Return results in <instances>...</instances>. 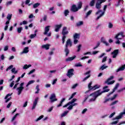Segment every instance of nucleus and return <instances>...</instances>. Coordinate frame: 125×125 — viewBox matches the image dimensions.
<instances>
[{
  "instance_id": "obj_39",
  "label": "nucleus",
  "mask_w": 125,
  "mask_h": 125,
  "mask_svg": "<svg viewBox=\"0 0 125 125\" xmlns=\"http://www.w3.org/2000/svg\"><path fill=\"white\" fill-rule=\"evenodd\" d=\"M30 67H32V65H31V64H29V65L25 64L23 66V69H28V68H30Z\"/></svg>"
},
{
  "instance_id": "obj_5",
  "label": "nucleus",
  "mask_w": 125,
  "mask_h": 125,
  "mask_svg": "<svg viewBox=\"0 0 125 125\" xmlns=\"http://www.w3.org/2000/svg\"><path fill=\"white\" fill-rule=\"evenodd\" d=\"M101 4L102 3H100V2L98 1L96 3V8H97V9H99V10L96 13V15H98V14L101 12H102V10H100L101 9Z\"/></svg>"
},
{
  "instance_id": "obj_4",
  "label": "nucleus",
  "mask_w": 125,
  "mask_h": 125,
  "mask_svg": "<svg viewBox=\"0 0 125 125\" xmlns=\"http://www.w3.org/2000/svg\"><path fill=\"white\" fill-rule=\"evenodd\" d=\"M113 79H114V76H110L109 78H108L107 79V80L104 82V83H107V84L108 85L113 84V83H115V80L112 81ZM110 81H112L110 82Z\"/></svg>"
},
{
  "instance_id": "obj_20",
  "label": "nucleus",
  "mask_w": 125,
  "mask_h": 125,
  "mask_svg": "<svg viewBox=\"0 0 125 125\" xmlns=\"http://www.w3.org/2000/svg\"><path fill=\"white\" fill-rule=\"evenodd\" d=\"M125 69V64L124 65H122L116 70V72L118 73L120 72V71H124Z\"/></svg>"
},
{
  "instance_id": "obj_47",
  "label": "nucleus",
  "mask_w": 125,
  "mask_h": 125,
  "mask_svg": "<svg viewBox=\"0 0 125 125\" xmlns=\"http://www.w3.org/2000/svg\"><path fill=\"white\" fill-rule=\"evenodd\" d=\"M118 102H119V101H115L111 103L110 106H113L114 105H116V104H117V103H118Z\"/></svg>"
},
{
  "instance_id": "obj_48",
  "label": "nucleus",
  "mask_w": 125,
  "mask_h": 125,
  "mask_svg": "<svg viewBox=\"0 0 125 125\" xmlns=\"http://www.w3.org/2000/svg\"><path fill=\"white\" fill-rule=\"evenodd\" d=\"M12 68H13V65H11L10 66H9V67H8L7 68V69H6V71L7 72L8 71V70H11V69H12Z\"/></svg>"
},
{
  "instance_id": "obj_27",
  "label": "nucleus",
  "mask_w": 125,
  "mask_h": 125,
  "mask_svg": "<svg viewBox=\"0 0 125 125\" xmlns=\"http://www.w3.org/2000/svg\"><path fill=\"white\" fill-rule=\"evenodd\" d=\"M82 7H83V2H82V1H80L78 4L77 9L79 10V9H81V8H82Z\"/></svg>"
},
{
  "instance_id": "obj_11",
  "label": "nucleus",
  "mask_w": 125,
  "mask_h": 125,
  "mask_svg": "<svg viewBox=\"0 0 125 125\" xmlns=\"http://www.w3.org/2000/svg\"><path fill=\"white\" fill-rule=\"evenodd\" d=\"M76 101H77L76 99H73L71 101L68 102L67 104L63 105V108H66V107H68V106L69 105L73 104L74 102H76Z\"/></svg>"
},
{
  "instance_id": "obj_35",
  "label": "nucleus",
  "mask_w": 125,
  "mask_h": 125,
  "mask_svg": "<svg viewBox=\"0 0 125 125\" xmlns=\"http://www.w3.org/2000/svg\"><path fill=\"white\" fill-rule=\"evenodd\" d=\"M123 117V115L122 114V113H121L118 116H116L114 120H120V119H122V117Z\"/></svg>"
},
{
  "instance_id": "obj_54",
  "label": "nucleus",
  "mask_w": 125,
  "mask_h": 125,
  "mask_svg": "<svg viewBox=\"0 0 125 125\" xmlns=\"http://www.w3.org/2000/svg\"><path fill=\"white\" fill-rule=\"evenodd\" d=\"M36 36H37V33L30 35V39H34Z\"/></svg>"
},
{
  "instance_id": "obj_32",
  "label": "nucleus",
  "mask_w": 125,
  "mask_h": 125,
  "mask_svg": "<svg viewBox=\"0 0 125 125\" xmlns=\"http://www.w3.org/2000/svg\"><path fill=\"white\" fill-rule=\"evenodd\" d=\"M22 31H23V27H20L18 28L17 32H18V34H21V32H22Z\"/></svg>"
},
{
  "instance_id": "obj_18",
  "label": "nucleus",
  "mask_w": 125,
  "mask_h": 125,
  "mask_svg": "<svg viewBox=\"0 0 125 125\" xmlns=\"http://www.w3.org/2000/svg\"><path fill=\"white\" fill-rule=\"evenodd\" d=\"M23 89H24V87H19L17 88V90H18V95H20V94L22 93V91H23Z\"/></svg>"
},
{
  "instance_id": "obj_22",
  "label": "nucleus",
  "mask_w": 125,
  "mask_h": 125,
  "mask_svg": "<svg viewBox=\"0 0 125 125\" xmlns=\"http://www.w3.org/2000/svg\"><path fill=\"white\" fill-rule=\"evenodd\" d=\"M29 52V47H25L24 49L22 52H21V54H23L24 53H28Z\"/></svg>"
},
{
  "instance_id": "obj_63",
  "label": "nucleus",
  "mask_w": 125,
  "mask_h": 125,
  "mask_svg": "<svg viewBox=\"0 0 125 125\" xmlns=\"http://www.w3.org/2000/svg\"><path fill=\"white\" fill-rule=\"evenodd\" d=\"M123 90H125V87L124 88H122L121 89L118 90V92H122V91H123Z\"/></svg>"
},
{
  "instance_id": "obj_30",
  "label": "nucleus",
  "mask_w": 125,
  "mask_h": 125,
  "mask_svg": "<svg viewBox=\"0 0 125 125\" xmlns=\"http://www.w3.org/2000/svg\"><path fill=\"white\" fill-rule=\"evenodd\" d=\"M68 113H69V111H64L62 114H61V117L63 118V117H65L66 115L68 114Z\"/></svg>"
},
{
  "instance_id": "obj_24",
  "label": "nucleus",
  "mask_w": 125,
  "mask_h": 125,
  "mask_svg": "<svg viewBox=\"0 0 125 125\" xmlns=\"http://www.w3.org/2000/svg\"><path fill=\"white\" fill-rule=\"evenodd\" d=\"M73 39L79 40L80 39V34L78 33H75L73 36Z\"/></svg>"
},
{
  "instance_id": "obj_9",
  "label": "nucleus",
  "mask_w": 125,
  "mask_h": 125,
  "mask_svg": "<svg viewBox=\"0 0 125 125\" xmlns=\"http://www.w3.org/2000/svg\"><path fill=\"white\" fill-rule=\"evenodd\" d=\"M50 99L51 100V103L55 102V101H57V99H56V96L55 95V94H52L50 97Z\"/></svg>"
},
{
  "instance_id": "obj_8",
  "label": "nucleus",
  "mask_w": 125,
  "mask_h": 125,
  "mask_svg": "<svg viewBox=\"0 0 125 125\" xmlns=\"http://www.w3.org/2000/svg\"><path fill=\"white\" fill-rule=\"evenodd\" d=\"M119 86H120V83H116V84L115 85V86L113 89L112 91L110 92L108 94H107V97H109L110 95H111V94H113V93H114V92L116 91V89H118V87H119Z\"/></svg>"
},
{
  "instance_id": "obj_60",
  "label": "nucleus",
  "mask_w": 125,
  "mask_h": 125,
  "mask_svg": "<svg viewBox=\"0 0 125 125\" xmlns=\"http://www.w3.org/2000/svg\"><path fill=\"white\" fill-rule=\"evenodd\" d=\"M79 42V40L78 39H74V44H77Z\"/></svg>"
},
{
  "instance_id": "obj_10",
  "label": "nucleus",
  "mask_w": 125,
  "mask_h": 125,
  "mask_svg": "<svg viewBox=\"0 0 125 125\" xmlns=\"http://www.w3.org/2000/svg\"><path fill=\"white\" fill-rule=\"evenodd\" d=\"M119 49L114 50L112 52H111V54L112 56V58H116L118 55L119 54Z\"/></svg>"
},
{
  "instance_id": "obj_13",
  "label": "nucleus",
  "mask_w": 125,
  "mask_h": 125,
  "mask_svg": "<svg viewBox=\"0 0 125 125\" xmlns=\"http://www.w3.org/2000/svg\"><path fill=\"white\" fill-rule=\"evenodd\" d=\"M70 10L71 11H72V12H77V11H79L78 7H77V6L75 4L72 5Z\"/></svg>"
},
{
  "instance_id": "obj_57",
  "label": "nucleus",
  "mask_w": 125,
  "mask_h": 125,
  "mask_svg": "<svg viewBox=\"0 0 125 125\" xmlns=\"http://www.w3.org/2000/svg\"><path fill=\"white\" fill-rule=\"evenodd\" d=\"M11 4H12V1H8L7 3H6L7 6H8V5H11Z\"/></svg>"
},
{
  "instance_id": "obj_14",
  "label": "nucleus",
  "mask_w": 125,
  "mask_h": 125,
  "mask_svg": "<svg viewBox=\"0 0 125 125\" xmlns=\"http://www.w3.org/2000/svg\"><path fill=\"white\" fill-rule=\"evenodd\" d=\"M119 36H121V37H122V38H125V36L124 35V32H120L119 33H118L115 37V38L117 39V40H122V38H119Z\"/></svg>"
},
{
  "instance_id": "obj_64",
  "label": "nucleus",
  "mask_w": 125,
  "mask_h": 125,
  "mask_svg": "<svg viewBox=\"0 0 125 125\" xmlns=\"http://www.w3.org/2000/svg\"><path fill=\"white\" fill-rule=\"evenodd\" d=\"M18 84H19V83H16L15 84V85L14 86L13 89H15V88H16V87H17V86L18 85Z\"/></svg>"
},
{
  "instance_id": "obj_51",
  "label": "nucleus",
  "mask_w": 125,
  "mask_h": 125,
  "mask_svg": "<svg viewBox=\"0 0 125 125\" xmlns=\"http://www.w3.org/2000/svg\"><path fill=\"white\" fill-rule=\"evenodd\" d=\"M82 47V44H79L78 46V49H77V52H79V51H81V48Z\"/></svg>"
},
{
  "instance_id": "obj_46",
  "label": "nucleus",
  "mask_w": 125,
  "mask_h": 125,
  "mask_svg": "<svg viewBox=\"0 0 125 125\" xmlns=\"http://www.w3.org/2000/svg\"><path fill=\"white\" fill-rule=\"evenodd\" d=\"M89 78H90V75L89 74L86 77L84 78V79L83 80V82H85L87 79H89Z\"/></svg>"
},
{
  "instance_id": "obj_58",
  "label": "nucleus",
  "mask_w": 125,
  "mask_h": 125,
  "mask_svg": "<svg viewBox=\"0 0 125 125\" xmlns=\"http://www.w3.org/2000/svg\"><path fill=\"white\" fill-rule=\"evenodd\" d=\"M119 123V120H117L116 121H114L111 123V125H117Z\"/></svg>"
},
{
  "instance_id": "obj_50",
  "label": "nucleus",
  "mask_w": 125,
  "mask_h": 125,
  "mask_svg": "<svg viewBox=\"0 0 125 125\" xmlns=\"http://www.w3.org/2000/svg\"><path fill=\"white\" fill-rule=\"evenodd\" d=\"M106 61H107V56H105L104 57L102 61V63H104V62H106Z\"/></svg>"
},
{
  "instance_id": "obj_40",
  "label": "nucleus",
  "mask_w": 125,
  "mask_h": 125,
  "mask_svg": "<svg viewBox=\"0 0 125 125\" xmlns=\"http://www.w3.org/2000/svg\"><path fill=\"white\" fill-rule=\"evenodd\" d=\"M39 5H41V3H35L33 5V8H37V7H38V6H39Z\"/></svg>"
},
{
  "instance_id": "obj_55",
  "label": "nucleus",
  "mask_w": 125,
  "mask_h": 125,
  "mask_svg": "<svg viewBox=\"0 0 125 125\" xmlns=\"http://www.w3.org/2000/svg\"><path fill=\"white\" fill-rule=\"evenodd\" d=\"M73 105L72 104H70L69 107H67L68 110H71L72 109H73Z\"/></svg>"
},
{
  "instance_id": "obj_2",
  "label": "nucleus",
  "mask_w": 125,
  "mask_h": 125,
  "mask_svg": "<svg viewBox=\"0 0 125 125\" xmlns=\"http://www.w3.org/2000/svg\"><path fill=\"white\" fill-rule=\"evenodd\" d=\"M62 34L63 36L62 37V43L64 44V43H65V39L66 37V36H67L69 34V31L67 30V27L64 26L63 27L62 31Z\"/></svg>"
},
{
  "instance_id": "obj_7",
  "label": "nucleus",
  "mask_w": 125,
  "mask_h": 125,
  "mask_svg": "<svg viewBox=\"0 0 125 125\" xmlns=\"http://www.w3.org/2000/svg\"><path fill=\"white\" fill-rule=\"evenodd\" d=\"M91 84H92V82H90L88 84V87L89 90H95V89L99 88V86H98V85H95L94 86H91Z\"/></svg>"
},
{
  "instance_id": "obj_59",
  "label": "nucleus",
  "mask_w": 125,
  "mask_h": 125,
  "mask_svg": "<svg viewBox=\"0 0 125 125\" xmlns=\"http://www.w3.org/2000/svg\"><path fill=\"white\" fill-rule=\"evenodd\" d=\"M97 1H99L100 3H103V2H105L106 1V0H97Z\"/></svg>"
},
{
  "instance_id": "obj_17",
  "label": "nucleus",
  "mask_w": 125,
  "mask_h": 125,
  "mask_svg": "<svg viewBox=\"0 0 125 125\" xmlns=\"http://www.w3.org/2000/svg\"><path fill=\"white\" fill-rule=\"evenodd\" d=\"M49 28H50V26L49 25L45 27V31L43 33V35H47V33L49 32Z\"/></svg>"
},
{
  "instance_id": "obj_53",
  "label": "nucleus",
  "mask_w": 125,
  "mask_h": 125,
  "mask_svg": "<svg viewBox=\"0 0 125 125\" xmlns=\"http://www.w3.org/2000/svg\"><path fill=\"white\" fill-rule=\"evenodd\" d=\"M36 72V69H34L31 70L28 73V75H31V74H33V73Z\"/></svg>"
},
{
  "instance_id": "obj_52",
  "label": "nucleus",
  "mask_w": 125,
  "mask_h": 125,
  "mask_svg": "<svg viewBox=\"0 0 125 125\" xmlns=\"http://www.w3.org/2000/svg\"><path fill=\"white\" fill-rule=\"evenodd\" d=\"M82 66H83V65H82V63H81V62L76 63L75 64V67H82Z\"/></svg>"
},
{
  "instance_id": "obj_16",
  "label": "nucleus",
  "mask_w": 125,
  "mask_h": 125,
  "mask_svg": "<svg viewBox=\"0 0 125 125\" xmlns=\"http://www.w3.org/2000/svg\"><path fill=\"white\" fill-rule=\"evenodd\" d=\"M76 57H77V56L76 55H74L73 57H68L67 59H66L65 61L66 62H68L69 61H73V60H74V59H75V58H76Z\"/></svg>"
},
{
  "instance_id": "obj_43",
  "label": "nucleus",
  "mask_w": 125,
  "mask_h": 125,
  "mask_svg": "<svg viewBox=\"0 0 125 125\" xmlns=\"http://www.w3.org/2000/svg\"><path fill=\"white\" fill-rule=\"evenodd\" d=\"M76 94H77V92H74L73 93L71 96H70V97L68 99V100H71V99H72V98H74V96H75V95H76Z\"/></svg>"
},
{
  "instance_id": "obj_19",
  "label": "nucleus",
  "mask_w": 125,
  "mask_h": 125,
  "mask_svg": "<svg viewBox=\"0 0 125 125\" xmlns=\"http://www.w3.org/2000/svg\"><path fill=\"white\" fill-rule=\"evenodd\" d=\"M11 95H12V94H8L6 95V96L5 97L4 99H7L5 102V103H7V102H8V101H10V99L8 98V97H9V96H11ZM8 98V99H7Z\"/></svg>"
},
{
  "instance_id": "obj_41",
  "label": "nucleus",
  "mask_w": 125,
  "mask_h": 125,
  "mask_svg": "<svg viewBox=\"0 0 125 125\" xmlns=\"http://www.w3.org/2000/svg\"><path fill=\"white\" fill-rule=\"evenodd\" d=\"M43 118V115H41L35 120V122H39V121H41V120H42V119Z\"/></svg>"
},
{
  "instance_id": "obj_31",
  "label": "nucleus",
  "mask_w": 125,
  "mask_h": 125,
  "mask_svg": "<svg viewBox=\"0 0 125 125\" xmlns=\"http://www.w3.org/2000/svg\"><path fill=\"white\" fill-rule=\"evenodd\" d=\"M82 25H83V21H80L76 23L77 27H80V26H82Z\"/></svg>"
},
{
  "instance_id": "obj_34",
  "label": "nucleus",
  "mask_w": 125,
  "mask_h": 125,
  "mask_svg": "<svg viewBox=\"0 0 125 125\" xmlns=\"http://www.w3.org/2000/svg\"><path fill=\"white\" fill-rule=\"evenodd\" d=\"M36 89H37V91L35 92V93L36 94H38L39 93V92H40V86L39 85H37L36 87Z\"/></svg>"
},
{
  "instance_id": "obj_21",
  "label": "nucleus",
  "mask_w": 125,
  "mask_h": 125,
  "mask_svg": "<svg viewBox=\"0 0 125 125\" xmlns=\"http://www.w3.org/2000/svg\"><path fill=\"white\" fill-rule=\"evenodd\" d=\"M101 42H103V43H104L106 46H108V45H109V43L105 41V39H104V37L101 38Z\"/></svg>"
},
{
  "instance_id": "obj_6",
  "label": "nucleus",
  "mask_w": 125,
  "mask_h": 125,
  "mask_svg": "<svg viewBox=\"0 0 125 125\" xmlns=\"http://www.w3.org/2000/svg\"><path fill=\"white\" fill-rule=\"evenodd\" d=\"M74 72H75L74 68L69 69L66 74V76L68 77V78H72V77L74 76Z\"/></svg>"
},
{
  "instance_id": "obj_38",
  "label": "nucleus",
  "mask_w": 125,
  "mask_h": 125,
  "mask_svg": "<svg viewBox=\"0 0 125 125\" xmlns=\"http://www.w3.org/2000/svg\"><path fill=\"white\" fill-rule=\"evenodd\" d=\"M105 13V12H103L99 16L97 17V18H96V20H99L101 17H102V16H103L104 14Z\"/></svg>"
},
{
  "instance_id": "obj_62",
  "label": "nucleus",
  "mask_w": 125,
  "mask_h": 125,
  "mask_svg": "<svg viewBox=\"0 0 125 125\" xmlns=\"http://www.w3.org/2000/svg\"><path fill=\"white\" fill-rule=\"evenodd\" d=\"M13 85H14V81H13L11 83L10 86V87H13Z\"/></svg>"
},
{
  "instance_id": "obj_33",
  "label": "nucleus",
  "mask_w": 125,
  "mask_h": 125,
  "mask_svg": "<svg viewBox=\"0 0 125 125\" xmlns=\"http://www.w3.org/2000/svg\"><path fill=\"white\" fill-rule=\"evenodd\" d=\"M35 83V80L30 81L26 84V87H28L30 84H32V83Z\"/></svg>"
},
{
  "instance_id": "obj_49",
  "label": "nucleus",
  "mask_w": 125,
  "mask_h": 125,
  "mask_svg": "<svg viewBox=\"0 0 125 125\" xmlns=\"http://www.w3.org/2000/svg\"><path fill=\"white\" fill-rule=\"evenodd\" d=\"M118 96V95L117 94H115L114 95H113V97H111L110 98V100L113 101L114 99H116V97Z\"/></svg>"
},
{
  "instance_id": "obj_12",
  "label": "nucleus",
  "mask_w": 125,
  "mask_h": 125,
  "mask_svg": "<svg viewBox=\"0 0 125 125\" xmlns=\"http://www.w3.org/2000/svg\"><path fill=\"white\" fill-rule=\"evenodd\" d=\"M38 101H39V97H37L34 102H33V106L32 107V110H34V109H35L37 106V104H38Z\"/></svg>"
},
{
  "instance_id": "obj_29",
  "label": "nucleus",
  "mask_w": 125,
  "mask_h": 125,
  "mask_svg": "<svg viewBox=\"0 0 125 125\" xmlns=\"http://www.w3.org/2000/svg\"><path fill=\"white\" fill-rule=\"evenodd\" d=\"M96 0H91L90 2L89 5L90 6H94V4L95 3Z\"/></svg>"
},
{
  "instance_id": "obj_36",
  "label": "nucleus",
  "mask_w": 125,
  "mask_h": 125,
  "mask_svg": "<svg viewBox=\"0 0 125 125\" xmlns=\"http://www.w3.org/2000/svg\"><path fill=\"white\" fill-rule=\"evenodd\" d=\"M12 17V14H8L7 16V19L10 21L11 20V18Z\"/></svg>"
},
{
  "instance_id": "obj_42",
  "label": "nucleus",
  "mask_w": 125,
  "mask_h": 125,
  "mask_svg": "<svg viewBox=\"0 0 125 125\" xmlns=\"http://www.w3.org/2000/svg\"><path fill=\"white\" fill-rule=\"evenodd\" d=\"M16 70V68L15 67L13 68L11 70L12 73H14V74H17L18 73V71L17 70L15 71Z\"/></svg>"
},
{
  "instance_id": "obj_56",
  "label": "nucleus",
  "mask_w": 125,
  "mask_h": 125,
  "mask_svg": "<svg viewBox=\"0 0 125 125\" xmlns=\"http://www.w3.org/2000/svg\"><path fill=\"white\" fill-rule=\"evenodd\" d=\"M12 105V102H10L7 105V108H9L10 106Z\"/></svg>"
},
{
  "instance_id": "obj_28",
  "label": "nucleus",
  "mask_w": 125,
  "mask_h": 125,
  "mask_svg": "<svg viewBox=\"0 0 125 125\" xmlns=\"http://www.w3.org/2000/svg\"><path fill=\"white\" fill-rule=\"evenodd\" d=\"M65 100V98H62V100L61 101L60 104L57 105V107H61V106H62V104H63V102H64Z\"/></svg>"
},
{
  "instance_id": "obj_44",
  "label": "nucleus",
  "mask_w": 125,
  "mask_h": 125,
  "mask_svg": "<svg viewBox=\"0 0 125 125\" xmlns=\"http://www.w3.org/2000/svg\"><path fill=\"white\" fill-rule=\"evenodd\" d=\"M92 12V10H89L87 13H86V17H88V16H89L91 14V13Z\"/></svg>"
},
{
  "instance_id": "obj_3",
  "label": "nucleus",
  "mask_w": 125,
  "mask_h": 125,
  "mask_svg": "<svg viewBox=\"0 0 125 125\" xmlns=\"http://www.w3.org/2000/svg\"><path fill=\"white\" fill-rule=\"evenodd\" d=\"M72 42L71 41V39H68L66 41V44H65V47L64 49V52H65V56H68L69 54L70 53V50L68 48V46H69L71 47L72 46Z\"/></svg>"
},
{
  "instance_id": "obj_37",
  "label": "nucleus",
  "mask_w": 125,
  "mask_h": 125,
  "mask_svg": "<svg viewBox=\"0 0 125 125\" xmlns=\"http://www.w3.org/2000/svg\"><path fill=\"white\" fill-rule=\"evenodd\" d=\"M20 114L19 113H17L12 118V120H11V122H13V121H14L15 120V119H16V118H17V116H19Z\"/></svg>"
},
{
  "instance_id": "obj_1",
  "label": "nucleus",
  "mask_w": 125,
  "mask_h": 125,
  "mask_svg": "<svg viewBox=\"0 0 125 125\" xmlns=\"http://www.w3.org/2000/svg\"><path fill=\"white\" fill-rule=\"evenodd\" d=\"M108 86H105L103 88V89L104 90L103 91L101 92V90L100 89L93 93L90 94L89 96H92L93 95L94 98H91L89 100V102H92L95 100H96V98H97L98 96H100L102 93H104L105 92H109V91H110V89H106V88H108Z\"/></svg>"
},
{
  "instance_id": "obj_61",
  "label": "nucleus",
  "mask_w": 125,
  "mask_h": 125,
  "mask_svg": "<svg viewBox=\"0 0 125 125\" xmlns=\"http://www.w3.org/2000/svg\"><path fill=\"white\" fill-rule=\"evenodd\" d=\"M77 86H78V83H76L75 84H74L72 87V88L73 89H74V88H75L76 87H77Z\"/></svg>"
},
{
  "instance_id": "obj_45",
  "label": "nucleus",
  "mask_w": 125,
  "mask_h": 125,
  "mask_svg": "<svg viewBox=\"0 0 125 125\" xmlns=\"http://www.w3.org/2000/svg\"><path fill=\"white\" fill-rule=\"evenodd\" d=\"M113 27H114V25H113V23H112L111 22H109L108 23V28L109 29H112V28H113Z\"/></svg>"
},
{
  "instance_id": "obj_15",
  "label": "nucleus",
  "mask_w": 125,
  "mask_h": 125,
  "mask_svg": "<svg viewBox=\"0 0 125 125\" xmlns=\"http://www.w3.org/2000/svg\"><path fill=\"white\" fill-rule=\"evenodd\" d=\"M61 27H62V24L55 25V32H59V30H60V29H61Z\"/></svg>"
},
{
  "instance_id": "obj_26",
  "label": "nucleus",
  "mask_w": 125,
  "mask_h": 125,
  "mask_svg": "<svg viewBox=\"0 0 125 125\" xmlns=\"http://www.w3.org/2000/svg\"><path fill=\"white\" fill-rule=\"evenodd\" d=\"M107 68H108V66H105V64H104L101 66L99 70L103 71V70H105V69H107Z\"/></svg>"
},
{
  "instance_id": "obj_25",
  "label": "nucleus",
  "mask_w": 125,
  "mask_h": 125,
  "mask_svg": "<svg viewBox=\"0 0 125 125\" xmlns=\"http://www.w3.org/2000/svg\"><path fill=\"white\" fill-rule=\"evenodd\" d=\"M69 13H70V12L68 9L65 10L63 12V14L65 17L68 16V15H69Z\"/></svg>"
},
{
  "instance_id": "obj_23",
  "label": "nucleus",
  "mask_w": 125,
  "mask_h": 125,
  "mask_svg": "<svg viewBox=\"0 0 125 125\" xmlns=\"http://www.w3.org/2000/svg\"><path fill=\"white\" fill-rule=\"evenodd\" d=\"M49 46H50V45L48 44H46L45 45H42V48H45L46 50H48V49H49Z\"/></svg>"
}]
</instances>
